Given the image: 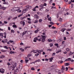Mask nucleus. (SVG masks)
I'll return each mask as SVG.
<instances>
[{
    "mask_svg": "<svg viewBox=\"0 0 74 74\" xmlns=\"http://www.w3.org/2000/svg\"><path fill=\"white\" fill-rule=\"evenodd\" d=\"M8 30H11V28L10 27H8Z\"/></svg>",
    "mask_w": 74,
    "mask_h": 74,
    "instance_id": "nucleus-64",
    "label": "nucleus"
},
{
    "mask_svg": "<svg viewBox=\"0 0 74 74\" xmlns=\"http://www.w3.org/2000/svg\"><path fill=\"white\" fill-rule=\"evenodd\" d=\"M11 69H12V70H14V69H13V66H10V70H11Z\"/></svg>",
    "mask_w": 74,
    "mask_h": 74,
    "instance_id": "nucleus-17",
    "label": "nucleus"
},
{
    "mask_svg": "<svg viewBox=\"0 0 74 74\" xmlns=\"http://www.w3.org/2000/svg\"><path fill=\"white\" fill-rule=\"evenodd\" d=\"M17 65V64L16 63H15V64L13 66V69H12V70H14V69H15V67L16 66V65Z\"/></svg>",
    "mask_w": 74,
    "mask_h": 74,
    "instance_id": "nucleus-6",
    "label": "nucleus"
},
{
    "mask_svg": "<svg viewBox=\"0 0 74 74\" xmlns=\"http://www.w3.org/2000/svg\"><path fill=\"white\" fill-rule=\"evenodd\" d=\"M13 27H14V28H16L17 27V26H16V25H13Z\"/></svg>",
    "mask_w": 74,
    "mask_h": 74,
    "instance_id": "nucleus-19",
    "label": "nucleus"
},
{
    "mask_svg": "<svg viewBox=\"0 0 74 74\" xmlns=\"http://www.w3.org/2000/svg\"><path fill=\"white\" fill-rule=\"evenodd\" d=\"M0 73H4V70L3 69V68L1 69H0Z\"/></svg>",
    "mask_w": 74,
    "mask_h": 74,
    "instance_id": "nucleus-2",
    "label": "nucleus"
},
{
    "mask_svg": "<svg viewBox=\"0 0 74 74\" xmlns=\"http://www.w3.org/2000/svg\"><path fill=\"white\" fill-rule=\"evenodd\" d=\"M48 42H52V40L51 39H49L48 40Z\"/></svg>",
    "mask_w": 74,
    "mask_h": 74,
    "instance_id": "nucleus-24",
    "label": "nucleus"
},
{
    "mask_svg": "<svg viewBox=\"0 0 74 74\" xmlns=\"http://www.w3.org/2000/svg\"><path fill=\"white\" fill-rule=\"evenodd\" d=\"M39 53H40L41 52H43V50H39Z\"/></svg>",
    "mask_w": 74,
    "mask_h": 74,
    "instance_id": "nucleus-23",
    "label": "nucleus"
},
{
    "mask_svg": "<svg viewBox=\"0 0 74 74\" xmlns=\"http://www.w3.org/2000/svg\"><path fill=\"white\" fill-rule=\"evenodd\" d=\"M41 36V37H42V38L43 39H45V38H46V37H47V36H46V37H45V36L42 35Z\"/></svg>",
    "mask_w": 74,
    "mask_h": 74,
    "instance_id": "nucleus-13",
    "label": "nucleus"
},
{
    "mask_svg": "<svg viewBox=\"0 0 74 74\" xmlns=\"http://www.w3.org/2000/svg\"><path fill=\"white\" fill-rule=\"evenodd\" d=\"M65 69H66V71H67V70H68V69L69 68H68V67H66Z\"/></svg>",
    "mask_w": 74,
    "mask_h": 74,
    "instance_id": "nucleus-59",
    "label": "nucleus"
},
{
    "mask_svg": "<svg viewBox=\"0 0 74 74\" xmlns=\"http://www.w3.org/2000/svg\"><path fill=\"white\" fill-rule=\"evenodd\" d=\"M55 46H57V47H59V46H58V43L55 44Z\"/></svg>",
    "mask_w": 74,
    "mask_h": 74,
    "instance_id": "nucleus-36",
    "label": "nucleus"
},
{
    "mask_svg": "<svg viewBox=\"0 0 74 74\" xmlns=\"http://www.w3.org/2000/svg\"><path fill=\"white\" fill-rule=\"evenodd\" d=\"M39 6L40 7H44V5H41Z\"/></svg>",
    "mask_w": 74,
    "mask_h": 74,
    "instance_id": "nucleus-51",
    "label": "nucleus"
},
{
    "mask_svg": "<svg viewBox=\"0 0 74 74\" xmlns=\"http://www.w3.org/2000/svg\"><path fill=\"white\" fill-rule=\"evenodd\" d=\"M0 9H1V10H6V8L4 7H1L0 8Z\"/></svg>",
    "mask_w": 74,
    "mask_h": 74,
    "instance_id": "nucleus-8",
    "label": "nucleus"
},
{
    "mask_svg": "<svg viewBox=\"0 0 74 74\" xmlns=\"http://www.w3.org/2000/svg\"><path fill=\"white\" fill-rule=\"evenodd\" d=\"M37 14L38 15H41V14H42L41 13H40L39 12H37Z\"/></svg>",
    "mask_w": 74,
    "mask_h": 74,
    "instance_id": "nucleus-26",
    "label": "nucleus"
},
{
    "mask_svg": "<svg viewBox=\"0 0 74 74\" xmlns=\"http://www.w3.org/2000/svg\"><path fill=\"white\" fill-rule=\"evenodd\" d=\"M38 30L37 29V30L35 31V33H38Z\"/></svg>",
    "mask_w": 74,
    "mask_h": 74,
    "instance_id": "nucleus-30",
    "label": "nucleus"
},
{
    "mask_svg": "<svg viewBox=\"0 0 74 74\" xmlns=\"http://www.w3.org/2000/svg\"><path fill=\"white\" fill-rule=\"evenodd\" d=\"M62 70H64L65 69V68L63 66H62Z\"/></svg>",
    "mask_w": 74,
    "mask_h": 74,
    "instance_id": "nucleus-27",
    "label": "nucleus"
},
{
    "mask_svg": "<svg viewBox=\"0 0 74 74\" xmlns=\"http://www.w3.org/2000/svg\"><path fill=\"white\" fill-rule=\"evenodd\" d=\"M48 21H49L51 22V17H50L49 18H48Z\"/></svg>",
    "mask_w": 74,
    "mask_h": 74,
    "instance_id": "nucleus-29",
    "label": "nucleus"
},
{
    "mask_svg": "<svg viewBox=\"0 0 74 74\" xmlns=\"http://www.w3.org/2000/svg\"><path fill=\"white\" fill-rule=\"evenodd\" d=\"M33 51L34 52V53H37V52H36V50H33Z\"/></svg>",
    "mask_w": 74,
    "mask_h": 74,
    "instance_id": "nucleus-43",
    "label": "nucleus"
},
{
    "mask_svg": "<svg viewBox=\"0 0 74 74\" xmlns=\"http://www.w3.org/2000/svg\"><path fill=\"white\" fill-rule=\"evenodd\" d=\"M70 53L69 54V56H71V55H72L74 53L72 52L71 51H70Z\"/></svg>",
    "mask_w": 74,
    "mask_h": 74,
    "instance_id": "nucleus-16",
    "label": "nucleus"
},
{
    "mask_svg": "<svg viewBox=\"0 0 74 74\" xmlns=\"http://www.w3.org/2000/svg\"><path fill=\"white\" fill-rule=\"evenodd\" d=\"M34 18H36V19H38L39 18V16L37 15V14H35L34 15Z\"/></svg>",
    "mask_w": 74,
    "mask_h": 74,
    "instance_id": "nucleus-4",
    "label": "nucleus"
},
{
    "mask_svg": "<svg viewBox=\"0 0 74 74\" xmlns=\"http://www.w3.org/2000/svg\"><path fill=\"white\" fill-rule=\"evenodd\" d=\"M36 52H37H37H38V53H39V50H38V49H37L36 50Z\"/></svg>",
    "mask_w": 74,
    "mask_h": 74,
    "instance_id": "nucleus-54",
    "label": "nucleus"
},
{
    "mask_svg": "<svg viewBox=\"0 0 74 74\" xmlns=\"http://www.w3.org/2000/svg\"><path fill=\"white\" fill-rule=\"evenodd\" d=\"M50 24H51V25H53L54 24V23H53L52 22H51L49 23Z\"/></svg>",
    "mask_w": 74,
    "mask_h": 74,
    "instance_id": "nucleus-40",
    "label": "nucleus"
},
{
    "mask_svg": "<svg viewBox=\"0 0 74 74\" xmlns=\"http://www.w3.org/2000/svg\"><path fill=\"white\" fill-rule=\"evenodd\" d=\"M55 8H56V7H54V6H53L52 7L51 9V10H53V9H55Z\"/></svg>",
    "mask_w": 74,
    "mask_h": 74,
    "instance_id": "nucleus-31",
    "label": "nucleus"
},
{
    "mask_svg": "<svg viewBox=\"0 0 74 74\" xmlns=\"http://www.w3.org/2000/svg\"><path fill=\"white\" fill-rule=\"evenodd\" d=\"M11 33H14V30L13 29L11 30Z\"/></svg>",
    "mask_w": 74,
    "mask_h": 74,
    "instance_id": "nucleus-38",
    "label": "nucleus"
},
{
    "mask_svg": "<svg viewBox=\"0 0 74 74\" xmlns=\"http://www.w3.org/2000/svg\"><path fill=\"white\" fill-rule=\"evenodd\" d=\"M39 22H40V23L41 22H42V19H39Z\"/></svg>",
    "mask_w": 74,
    "mask_h": 74,
    "instance_id": "nucleus-46",
    "label": "nucleus"
},
{
    "mask_svg": "<svg viewBox=\"0 0 74 74\" xmlns=\"http://www.w3.org/2000/svg\"><path fill=\"white\" fill-rule=\"evenodd\" d=\"M66 50L67 51H70V49H69V48H67L66 49Z\"/></svg>",
    "mask_w": 74,
    "mask_h": 74,
    "instance_id": "nucleus-50",
    "label": "nucleus"
},
{
    "mask_svg": "<svg viewBox=\"0 0 74 74\" xmlns=\"http://www.w3.org/2000/svg\"><path fill=\"white\" fill-rule=\"evenodd\" d=\"M27 20H28V21H31V19H30V18H27Z\"/></svg>",
    "mask_w": 74,
    "mask_h": 74,
    "instance_id": "nucleus-58",
    "label": "nucleus"
},
{
    "mask_svg": "<svg viewBox=\"0 0 74 74\" xmlns=\"http://www.w3.org/2000/svg\"><path fill=\"white\" fill-rule=\"evenodd\" d=\"M26 7L28 8V9H31L32 8V6L29 5H27L26 6Z\"/></svg>",
    "mask_w": 74,
    "mask_h": 74,
    "instance_id": "nucleus-9",
    "label": "nucleus"
},
{
    "mask_svg": "<svg viewBox=\"0 0 74 74\" xmlns=\"http://www.w3.org/2000/svg\"><path fill=\"white\" fill-rule=\"evenodd\" d=\"M5 56L4 55H2L0 56V58L1 59H3V58H5Z\"/></svg>",
    "mask_w": 74,
    "mask_h": 74,
    "instance_id": "nucleus-15",
    "label": "nucleus"
},
{
    "mask_svg": "<svg viewBox=\"0 0 74 74\" xmlns=\"http://www.w3.org/2000/svg\"><path fill=\"white\" fill-rule=\"evenodd\" d=\"M4 23H5V24H7V23H8V22L7 21H4Z\"/></svg>",
    "mask_w": 74,
    "mask_h": 74,
    "instance_id": "nucleus-49",
    "label": "nucleus"
},
{
    "mask_svg": "<svg viewBox=\"0 0 74 74\" xmlns=\"http://www.w3.org/2000/svg\"><path fill=\"white\" fill-rule=\"evenodd\" d=\"M71 58H69L67 60H68L69 61H70V60H71Z\"/></svg>",
    "mask_w": 74,
    "mask_h": 74,
    "instance_id": "nucleus-55",
    "label": "nucleus"
},
{
    "mask_svg": "<svg viewBox=\"0 0 74 74\" xmlns=\"http://www.w3.org/2000/svg\"><path fill=\"white\" fill-rule=\"evenodd\" d=\"M31 70L34 71V70H35V69H34V68H32L31 69Z\"/></svg>",
    "mask_w": 74,
    "mask_h": 74,
    "instance_id": "nucleus-57",
    "label": "nucleus"
},
{
    "mask_svg": "<svg viewBox=\"0 0 74 74\" xmlns=\"http://www.w3.org/2000/svg\"><path fill=\"white\" fill-rule=\"evenodd\" d=\"M20 50H21L22 52H24L25 50L22 48H20Z\"/></svg>",
    "mask_w": 74,
    "mask_h": 74,
    "instance_id": "nucleus-18",
    "label": "nucleus"
},
{
    "mask_svg": "<svg viewBox=\"0 0 74 74\" xmlns=\"http://www.w3.org/2000/svg\"><path fill=\"white\" fill-rule=\"evenodd\" d=\"M66 31H67V32H69V31H70L71 30V29H66Z\"/></svg>",
    "mask_w": 74,
    "mask_h": 74,
    "instance_id": "nucleus-48",
    "label": "nucleus"
},
{
    "mask_svg": "<svg viewBox=\"0 0 74 74\" xmlns=\"http://www.w3.org/2000/svg\"><path fill=\"white\" fill-rule=\"evenodd\" d=\"M27 31H25L24 32L22 33V37H23V36L25 34H26V33H27Z\"/></svg>",
    "mask_w": 74,
    "mask_h": 74,
    "instance_id": "nucleus-3",
    "label": "nucleus"
},
{
    "mask_svg": "<svg viewBox=\"0 0 74 74\" xmlns=\"http://www.w3.org/2000/svg\"><path fill=\"white\" fill-rule=\"evenodd\" d=\"M34 39L36 40H38V38L37 37H36L34 38Z\"/></svg>",
    "mask_w": 74,
    "mask_h": 74,
    "instance_id": "nucleus-41",
    "label": "nucleus"
},
{
    "mask_svg": "<svg viewBox=\"0 0 74 74\" xmlns=\"http://www.w3.org/2000/svg\"><path fill=\"white\" fill-rule=\"evenodd\" d=\"M34 23H38V20H36L34 22Z\"/></svg>",
    "mask_w": 74,
    "mask_h": 74,
    "instance_id": "nucleus-25",
    "label": "nucleus"
},
{
    "mask_svg": "<svg viewBox=\"0 0 74 74\" xmlns=\"http://www.w3.org/2000/svg\"><path fill=\"white\" fill-rule=\"evenodd\" d=\"M3 48H5V49H8V47H7V46H4Z\"/></svg>",
    "mask_w": 74,
    "mask_h": 74,
    "instance_id": "nucleus-28",
    "label": "nucleus"
},
{
    "mask_svg": "<svg viewBox=\"0 0 74 74\" xmlns=\"http://www.w3.org/2000/svg\"><path fill=\"white\" fill-rule=\"evenodd\" d=\"M10 54H12V53H15L12 51H10Z\"/></svg>",
    "mask_w": 74,
    "mask_h": 74,
    "instance_id": "nucleus-22",
    "label": "nucleus"
},
{
    "mask_svg": "<svg viewBox=\"0 0 74 74\" xmlns=\"http://www.w3.org/2000/svg\"><path fill=\"white\" fill-rule=\"evenodd\" d=\"M71 1H69V4H71V2H72V3H74V0L73 1V0H71Z\"/></svg>",
    "mask_w": 74,
    "mask_h": 74,
    "instance_id": "nucleus-14",
    "label": "nucleus"
},
{
    "mask_svg": "<svg viewBox=\"0 0 74 74\" xmlns=\"http://www.w3.org/2000/svg\"><path fill=\"white\" fill-rule=\"evenodd\" d=\"M55 71H56V72H57V73H61V72L59 71L60 70H59L58 69H55Z\"/></svg>",
    "mask_w": 74,
    "mask_h": 74,
    "instance_id": "nucleus-5",
    "label": "nucleus"
},
{
    "mask_svg": "<svg viewBox=\"0 0 74 74\" xmlns=\"http://www.w3.org/2000/svg\"><path fill=\"white\" fill-rule=\"evenodd\" d=\"M20 24L21 25L23 24V26H24V25H25V23L23 21H21L20 22Z\"/></svg>",
    "mask_w": 74,
    "mask_h": 74,
    "instance_id": "nucleus-1",
    "label": "nucleus"
},
{
    "mask_svg": "<svg viewBox=\"0 0 74 74\" xmlns=\"http://www.w3.org/2000/svg\"><path fill=\"white\" fill-rule=\"evenodd\" d=\"M66 30V29L65 28H63L61 29V31H62V32H64L65 30Z\"/></svg>",
    "mask_w": 74,
    "mask_h": 74,
    "instance_id": "nucleus-11",
    "label": "nucleus"
},
{
    "mask_svg": "<svg viewBox=\"0 0 74 74\" xmlns=\"http://www.w3.org/2000/svg\"><path fill=\"white\" fill-rule=\"evenodd\" d=\"M18 17H15L13 19V20H14V21H15V20L16 18H17Z\"/></svg>",
    "mask_w": 74,
    "mask_h": 74,
    "instance_id": "nucleus-47",
    "label": "nucleus"
},
{
    "mask_svg": "<svg viewBox=\"0 0 74 74\" xmlns=\"http://www.w3.org/2000/svg\"><path fill=\"white\" fill-rule=\"evenodd\" d=\"M60 22H62V18H60Z\"/></svg>",
    "mask_w": 74,
    "mask_h": 74,
    "instance_id": "nucleus-60",
    "label": "nucleus"
},
{
    "mask_svg": "<svg viewBox=\"0 0 74 74\" xmlns=\"http://www.w3.org/2000/svg\"><path fill=\"white\" fill-rule=\"evenodd\" d=\"M1 51H2V52H6V51H5V50L4 51V50H1Z\"/></svg>",
    "mask_w": 74,
    "mask_h": 74,
    "instance_id": "nucleus-61",
    "label": "nucleus"
},
{
    "mask_svg": "<svg viewBox=\"0 0 74 74\" xmlns=\"http://www.w3.org/2000/svg\"><path fill=\"white\" fill-rule=\"evenodd\" d=\"M3 4H8V2H4L3 3Z\"/></svg>",
    "mask_w": 74,
    "mask_h": 74,
    "instance_id": "nucleus-37",
    "label": "nucleus"
},
{
    "mask_svg": "<svg viewBox=\"0 0 74 74\" xmlns=\"http://www.w3.org/2000/svg\"><path fill=\"white\" fill-rule=\"evenodd\" d=\"M31 56H32V54H29L28 55L27 57H28V58H29V57H30Z\"/></svg>",
    "mask_w": 74,
    "mask_h": 74,
    "instance_id": "nucleus-21",
    "label": "nucleus"
},
{
    "mask_svg": "<svg viewBox=\"0 0 74 74\" xmlns=\"http://www.w3.org/2000/svg\"><path fill=\"white\" fill-rule=\"evenodd\" d=\"M29 61V60H27L26 59L25 60V63H27Z\"/></svg>",
    "mask_w": 74,
    "mask_h": 74,
    "instance_id": "nucleus-35",
    "label": "nucleus"
},
{
    "mask_svg": "<svg viewBox=\"0 0 74 74\" xmlns=\"http://www.w3.org/2000/svg\"><path fill=\"white\" fill-rule=\"evenodd\" d=\"M61 52V50H60L59 51H57L56 52V53H59V52Z\"/></svg>",
    "mask_w": 74,
    "mask_h": 74,
    "instance_id": "nucleus-45",
    "label": "nucleus"
},
{
    "mask_svg": "<svg viewBox=\"0 0 74 74\" xmlns=\"http://www.w3.org/2000/svg\"><path fill=\"white\" fill-rule=\"evenodd\" d=\"M23 14V13H22L21 14H20L18 16V17H20V16H22Z\"/></svg>",
    "mask_w": 74,
    "mask_h": 74,
    "instance_id": "nucleus-42",
    "label": "nucleus"
},
{
    "mask_svg": "<svg viewBox=\"0 0 74 74\" xmlns=\"http://www.w3.org/2000/svg\"><path fill=\"white\" fill-rule=\"evenodd\" d=\"M9 42L10 43H12V42H14V41H13V40H9Z\"/></svg>",
    "mask_w": 74,
    "mask_h": 74,
    "instance_id": "nucleus-44",
    "label": "nucleus"
},
{
    "mask_svg": "<svg viewBox=\"0 0 74 74\" xmlns=\"http://www.w3.org/2000/svg\"><path fill=\"white\" fill-rule=\"evenodd\" d=\"M12 18V16H10L8 18V20H10L11 19V18Z\"/></svg>",
    "mask_w": 74,
    "mask_h": 74,
    "instance_id": "nucleus-34",
    "label": "nucleus"
},
{
    "mask_svg": "<svg viewBox=\"0 0 74 74\" xmlns=\"http://www.w3.org/2000/svg\"><path fill=\"white\" fill-rule=\"evenodd\" d=\"M64 64L65 66H69V65H70V63H65Z\"/></svg>",
    "mask_w": 74,
    "mask_h": 74,
    "instance_id": "nucleus-12",
    "label": "nucleus"
},
{
    "mask_svg": "<svg viewBox=\"0 0 74 74\" xmlns=\"http://www.w3.org/2000/svg\"><path fill=\"white\" fill-rule=\"evenodd\" d=\"M17 11L18 12H21V11H22L19 9H18L17 10Z\"/></svg>",
    "mask_w": 74,
    "mask_h": 74,
    "instance_id": "nucleus-39",
    "label": "nucleus"
},
{
    "mask_svg": "<svg viewBox=\"0 0 74 74\" xmlns=\"http://www.w3.org/2000/svg\"><path fill=\"white\" fill-rule=\"evenodd\" d=\"M7 64L8 66H10V65H11V64L9 62H8Z\"/></svg>",
    "mask_w": 74,
    "mask_h": 74,
    "instance_id": "nucleus-62",
    "label": "nucleus"
},
{
    "mask_svg": "<svg viewBox=\"0 0 74 74\" xmlns=\"http://www.w3.org/2000/svg\"><path fill=\"white\" fill-rule=\"evenodd\" d=\"M52 29H56V27H54V26H53L52 27Z\"/></svg>",
    "mask_w": 74,
    "mask_h": 74,
    "instance_id": "nucleus-53",
    "label": "nucleus"
},
{
    "mask_svg": "<svg viewBox=\"0 0 74 74\" xmlns=\"http://www.w3.org/2000/svg\"><path fill=\"white\" fill-rule=\"evenodd\" d=\"M45 39H42V40L41 41L42 42H44V41H45Z\"/></svg>",
    "mask_w": 74,
    "mask_h": 74,
    "instance_id": "nucleus-33",
    "label": "nucleus"
},
{
    "mask_svg": "<svg viewBox=\"0 0 74 74\" xmlns=\"http://www.w3.org/2000/svg\"><path fill=\"white\" fill-rule=\"evenodd\" d=\"M55 54H56V53H53V54L52 55V56H54V55H55Z\"/></svg>",
    "mask_w": 74,
    "mask_h": 74,
    "instance_id": "nucleus-56",
    "label": "nucleus"
},
{
    "mask_svg": "<svg viewBox=\"0 0 74 74\" xmlns=\"http://www.w3.org/2000/svg\"><path fill=\"white\" fill-rule=\"evenodd\" d=\"M28 10V8H27L26 9H25V10H24V11H27Z\"/></svg>",
    "mask_w": 74,
    "mask_h": 74,
    "instance_id": "nucleus-52",
    "label": "nucleus"
},
{
    "mask_svg": "<svg viewBox=\"0 0 74 74\" xmlns=\"http://www.w3.org/2000/svg\"><path fill=\"white\" fill-rule=\"evenodd\" d=\"M50 45V47H52L53 46V44L52 43H51Z\"/></svg>",
    "mask_w": 74,
    "mask_h": 74,
    "instance_id": "nucleus-63",
    "label": "nucleus"
},
{
    "mask_svg": "<svg viewBox=\"0 0 74 74\" xmlns=\"http://www.w3.org/2000/svg\"><path fill=\"white\" fill-rule=\"evenodd\" d=\"M36 8H38V6H36L33 9V11H36Z\"/></svg>",
    "mask_w": 74,
    "mask_h": 74,
    "instance_id": "nucleus-7",
    "label": "nucleus"
},
{
    "mask_svg": "<svg viewBox=\"0 0 74 74\" xmlns=\"http://www.w3.org/2000/svg\"><path fill=\"white\" fill-rule=\"evenodd\" d=\"M0 36H2L3 37H4V36H3V33H0Z\"/></svg>",
    "mask_w": 74,
    "mask_h": 74,
    "instance_id": "nucleus-32",
    "label": "nucleus"
},
{
    "mask_svg": "<svg viewBox=\"0 0 74 74\" xmlns=\"http://www.w3.org/2000/svg\"><path fill=\"white\" fill-rule=\"evenodd\" d=\"M53 59L52 58H50L49 62H52V60Z\"/></svg>",
    "mask_w": 74,
    "mask_h": 74,
    "instance_id": "nucleus-20",
    "label": "nucleus"
},
{
    "mask_svg": "<svg viewBox=\"0 0 74 74\" xmlns=\"http://www.w3.org/2000/svg\"><path fill=\"white\" fill-rule=\"evenodd\" d=\"M22 69V65H20L18 67V69L20 70H21Z\"/></svg>",
    "mask_w": 74,
    "mask_h": 74,
    "instance_id": "nucleus-10",
    "label": "nucleus"
}]
</instances>
